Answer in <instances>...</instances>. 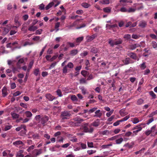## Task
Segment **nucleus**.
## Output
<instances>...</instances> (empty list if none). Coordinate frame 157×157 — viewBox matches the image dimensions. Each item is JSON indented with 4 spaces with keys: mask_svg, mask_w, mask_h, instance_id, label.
I'll return each instance as SVG.
<instances>
[{
    "mask_svg": "<svg viewBox=\"0 0 157 157\" xmlns=\"http://www.w3.org/2000/svg\"><path fill=\"white\" fill-rule=\"evenodd\" d=\"M153 48L155 49L157 48V43L155 41H152L151 43Z\"/></svg>",
    "mask_w": 157,
    "mask_h": 157,
    "instance_id": "obj_36",
    "label": "nucleus"
},
{
    "mask_svg": "<svg viewBox=\"0 0 157 157\" xmlns=\"http://www.w3.org/2000/svg\"><path fill=\"white\" fill-rule=\"evenodd\" d=\"M82 127L85 132L92 133L94 130L93 127L89 126L88 123H83L82 125Z\"/></svg>",
    "mask_w": 157,
    "mask_h": 157,
    "instance_id": "obj_1",
    "label": "nucleus"
},
{
    "mask_svg": "<svg viewBox=\"0 0 157 157\" xmlns=\"http://www.w3.org/2000/svg\"><path fill=\"white\" fill-rule=\"evenodd\" d=\"M71 99L73 101H77L78 99L75 95H72L71 97Z\"/></svg>",
    "mask_w": 157,
    "mask_h": 157,
    "instance_id": "obj_58",
    "label": "nucleus"
},
{
    "mask_svg": "<svg viewBox=\"0 0 157 157\" xmlns=\"http://www.w3.org/2000/svg\"><path fill=\"white\" fill-rule=\"evenodd\" d=\"M139 129H140V131L142 129V128L140 125H137L133 127L132 128V130H134L136 129V130H138Z\"/></svg>",
    "mask_w": 157,
    "mask_h": 157,
    "instance_id": "obj_37",
    "label": "nucleus"
},
{
    "mask_svg": "<svg viewBox=\"0 0 157 157\" xmlns=\"http://www.w3.org/2000/svg\"><path fill=\"white\" fill-rule=\"evenodd\" d=\"M32 40L33 41L36 42L40 41H41L40 37L37 36H34L32 38Z\"/></svg>",
    "mask_w": 157,
    "mask_h": 157,
    "instance_id": "obj_25",
    "label": "nucleus"
},
{
    "mask_svg": "<svg viewBox=\"0 0 157 157\" xmlns=\"http://www.w3.org/2000/svg\"><path fill=\"white\" fill-rule=\"evenodd\" d=\"M132 132L128 131L127 132H126L124 134L125 136L126 137H129L131 136V134H132Z\"/></svg>",
    "mask_w": 157,
    "mask_h": 157,
    "instance_id": "obj_61",
    "label": "nucleus"
},
{
    "mask_svg": "<svg viewBox=\"0 0 157 157\" xmlns=\"http://www.w3.org/2000/svg\"><path fill=\"white\" fill-rule=\"evenodd\" d=\"M96 37V35H93L91 36H88L86 37L87 41L89 42L92 41Z\"/></svg>",
    "mask_w": 157,
    "mask_h": 157,
    "instance_id": "obj_14",
    "label": "nucleus"
},
{
    "mask_svg": "<svg viewBox=\"0 0 157 157\" xmlns=\"http://www.w3.org/2000/svg\"><path fill=\"white\" fill-rule=\"evenodd\" d=\"M25 114L26 117L28 118L31 117L33 114L31 112L29 111H26L25 112Z\"/></svg>",
    "mask_w": 157,
    "mask_h": 157,
    "instance_id": "obj_26",
    "label": "nucleus"
},
{
    "mask_svg": "<svg viewBox=\"0 0 157 157\" xmlns=\"http://www.w3.org/2000/svg\"><path fill=\"white\" fill-rule=\"evenodd\" d=\"M67 66L70 68H72L74 67V65L72 63L69 62L68 63Z\"/></svg>",
    "mask_w": 157,
    "mask_h": 157,
    "instance_id": "obj_54",
    "label": "nucleus"
},
{
    "mask_svg": "<svg viewBox=\"0 0 157 157\" xmlns=\"http://www.w3.org/2000/svg\"><path fill=\"white\" fill-rule=\"evenodd\" d=\"M71 116V114L69 112L67 111H64L61 113L60 117L62 120H64L69 119Z\"/></svg>",
    "mask_w": 157,
    "mask_h": 157,
    "instance_id": "obj_3",
    "label": "nucleus"
},
{
    "mask_svg": "<svg viewBox=\"0 0 157 157\" xmlns=\"http://www.w3.org/2000/svg\"><path fill=\"white\" fill-rule=\"evenodd\" d=\"M146 65H145V62L143 63L140 65V67L142 70L144 69L145 68H146Z\"/></svg>",
    "mask_w": 157,
    "mask_h": 157,
    "instance_id": "obj_57",
    "label": "nucleus"
},
{
    "mask_svg": "<svg viewBox=\"0 0 157 157\" xmlns=\"http://www.w3.org/2000/svg\"><path fill=\"white\" fill-rule=\"evenodd\" d=\"M11 115L12 116V117L13 119H16L17 118L19 117V115L16 113L12 112L10 113Z\"/></svg>",
    "mask_w": 157,
    "mask_h": 157,
    "instance_id": "obj_23",
    "label": "nucleus"
},
{
    "mask_svg": "<svg viewBox=\"0 0 157 157\" xmlns=\"http://www.w3.org/2000/svg\"><path fill=\"white\" fill-rule=\"evenodd\" d=\"M10 152L9 150H6L3 151L2 152V155L3 156H6L7 155V154Z\"/></svg>",
    "mask_w": 157,
    "mask_h": 157,
    "instance_id": "obj_52",
    "label": "nucleus"
},
{
    "mask_svg": "<svg viewBox=\"0 0 157 157\" xmlns=\"http://www.w3.org/2000/svg\"><path fill=\"white\" fill-rule=\"evenodd\" d=\"M119 2L120 4L123 6H126L128 3H132V1L128 0H120Z\"/></svg>",
    "mask_w": 157,
    "mask_h": 157,
    "instance_id": "obj_7",
    "label": "nucleus"
},
{
    "mask_svg": "<svg viewBox=\"0 0 157 157\" xmlns=\"http://www.w3.org/2000/svg\"><path fill=\"white\" fill-rule=\"evenodd\" d=\"M123 141V139L122 138H120L119 139H117L116 140L115 142L117 144H120Z\"/></svg>",
    "mask_w": 157,
    "mask_h": 157,
    "instance_id": "obj_28",
    "label": "nucleus"
},
{
    "mask_svg": "<svg viewBox=\"0 0 157 157\" xmlns=\"http://www.w3.org/2000/svg\"><path fill=\"white\" fill-rule=\"evenodd\" d=\"M139 121L137 117H135L133 118L132 122L134 124H136L139 122Z\"/></svg>",
    "mask_w": 157,
    "mask_h": 157,
    "instance_id": "obj_45",
    "label": "nucleus"
},
{
    "mask_svg": "<svg viewBox=\"0 0 157 157\" xmlns=\"http://www.w3.org/2000/svg\"><path fill=\"white\" fill-rule=\"evenodd\" d=\"M120 135H117L112 137L110 138H109V140H116L117 138H118L119 136Z\"/></svg>",
    "mask_w": 157,
    "mask_h": 157,
    "instance_id": "obj_35",
    "label": "nucleus"
},
{
    "mask_svg": "<svg viewBox=\"0 0 157 157\" xmlns=\"http://www.w3.org/2000/svg\"><path fill=\"white\" fill-rule=\"evenodd\" d=\"M130 59L129 58H126L125 60H124L123 61L125 65H127L130 63Z\"/></svg>",
    "mask_w": 157,
    "mask_h": 157,
    "instance_id": "obj_27",
    "label": "nucleus"
},
{
    "mask_svg": "<svg viewBox=\"0 0 157 157\" xmlns=\"http://www.w3.org/2000/svg\"><path fill=\"white\" fill-rule=\"evenodd\" d=\"M98 51V49L96 48H93L91 50V52L94 53H96Z\"/></svg>",
    "mask_w": 157,
    "mask_h": 157,
    "instance_id": "obj_49",
    "label": "nucleus"
},
{
    "mask_svg": "<svg viewBox=\"0 0 157 157\" xmlns=\"http://www.w3.org/2000/svg\"><path fill=\"white\" fill-rule=\"evenodd\" d=\"M38 29L36 26H35L32 25H30L28 28V30L31 31H36Z\"/></svg>",
    "mask_w": 157,
    "mask_h": 157,
    "instance_id": "obj_17",
    "label": "nucleus"
},
{
    "mask_svg": "<svg viewBox=\"0 0 157 157\" xmlns=\"http://www.w3.org/2000/svg\"><path fill=\"white\" fill-rule=\"evenodd\" d=\"M100 4H107L109 3V0H103L99 1Z\"/></svg>",
    "mask_w": 157,
    "mask_h": 157,
    "instance_id": "obj_31",
    "label": "nucleus"
},
{
    "mask_svg": "<svg viewBox=\"0 0 157 157\" xmlns=\"http://www.w3.org/2000/svg\"><path fill=\"white\" fill-rule=\"evenodd\" d=\"M145 148H143L141 149L140 150L138 151H136L135 152V153L136 155H137L139 154H141L142 151H143V152H144V150H145Z\"/></svg>",
    "mask_w": 157,
    "mask_h": 157,
    "instance_id": "obj_42",
    "label": "nucleus"
},
{
    "mask_svg": "<svg viewBox=\"0 0 157 157\" xmlns=\"http://www.w3.org/2000/svg\"><path fill=\"white\" fill-rule=\"evenodd\" d=\"M95 115H94V117H96L100 118L101 117L102 115V113L101 112L100 110H98L95 112Z\"/></svg>",
    "mask_w": 157,
    "mask_h": 157,
    "instance_id": "obj_10",
    "label": "nucleus"
},
{
    "mask_svg": "<svg viewBox=\"0 0 157 157\" xmlns=\"http://www.w3.org/2000/svg\"><path fill=\"white\" fill-rule=\"evenodd\" d=\"M82 93L85 95L86 94H88V93L87 92L86 89L84 87H82L80 88Z\"/></svg>",
    "mask_w": 157,
    "mask_h": 157,
    "instance_id": "obj_33",
    "label": "nucleus"
},
{
    "mask_svg": "<svg viewBox=\"0 0 157 157\" xmlns=\"http://www.w3.org/2000/svg\"><path fill=\"white\" fill-rule=\"evenodd\" d=\"M40 137L39 135L37 134H35L32 135V137H29V138H33V139H38Z\"/></svg>",
    "mask_w": 157,
    "mask_h": 157,
    "instance_id": "obj_30",
    "label": "nucleus"
},
{
    "mask_svg": "<svg viewBox=\"0 0 157 157\" xmlns=\"http://www.w3.org/2000/svg\"><path fill=\"white\" fill-rule=\"evenodd\" d=\"M42 152V150L41 149H36L32 152V154L33 157H36L37 156L41 154Z\"/></svg>",
    "mask_w": 157,
    "mask_h": 157,
    "instance_id": "obj_6",
    "label": "nucleus"
},
{
    "mask_svg": "<svg viewBox=\"0 0 157 157\" xmlns=\"http://www.w3.org/2000/svg\"><path fill=\"white\" fill-rule=\"evenodd\" d=\"M97 107H94L91 109H90L88 111V113L90 114L94 112L97 109Z\"/></svg>",
    "mask_w": 157,
    "mask_h": 157,
    "instance_id": "obj_43",
    "label": "nucleus"
},
{
    "mask_svg": "<svg viewBox=\"0 0 157 157\" xmlns=\"http://www.w3.org/2000/svg\"><path fill=\"white\" fill-rule=\"evenodd\" d=\"M45 97L49 101H52L53 100L56 99L55 97L53 96L50 94H46Z\"/></svg>",
    "mask_w": 157,
    "mask_h": 157,
    "instance_id": "obj_9",
    "label": "nucleus"
},
{
    "mask_svg": "<svg viewBox=\"0 0 157 157\" xmlns=\"http://www.w3.org/2000/svg\"><path fill=\"white\" fill-rule=\"evenodd\" d=\"M2 94L3 97H5L8 94L7 89L5 87H4L2 90Z\"/></svg>",
    "mask_w": 157,
    "mask_h": 157,
    "instance_id": "obj_18",
    "label": "nucleus"
},
{
    "mask_svg": "<svg viewBox=\"0 0 157 157\" xmlns=\"http://www.w3.org/2000/svg\"><path fill=\"white\" fill-rule=\"evenodd\" d=\"M150 95L153 98H156V95L153 91H151L149 92Z\"/></svg>",
    "mask_w": 157,
    "mask_h": 157,
    "instance_id": "obj_56",
    "label": "nucleus"
},
{
    "mask_svg": "<svg viewBox=\"0 0 157 157\" xmlns=\"http://www.w3.org/2000/svg\"><path fill=\"white\" fill-rule=\"evenodd\" d=\"M140 36L137 34H132V37L134 39H137L139 38Z\"/></svg>",
    "mask_w": 157,
    "mask_h": 157,
    "instance_id": "obj_62",
    "label": "nucleus"
},
{
    "mask_svg": "<svg viewBox=\"0 0 157 157\" xmlns=\"http://www.w3.org/2000/svg\"><path fill=\"white\" fill-rule=\"evenodd\" d=\"M100 124L99 120L97 119L96 121L93 122L92 124V125L94 127H98L99 125Z\"/></svg>",
    "mask_w": 157,
    "mask_h": 157,
    "instance_id": "obj_20",
    "label": "nucleus"
},
{
    "mask_svg": "<svg viewBox=\"0 0 157 157\" xmlns=\"http://www.w3.org/2000/svg\"><path fill=\"white\" fill-rule=\"evenodd\" d=\"M147 25V22L146 21L142 20L141 21L139 24V26L142 28H144L146 27Z\"/></svg>",
    "mask_w": 157,
    "mask_h": 157,
    "instance_id": "obj_8",
    "label": "nucleus"
},
{
    "mask_svg": "<svg viewBox=\"0 0 157 157\" xmlns=\"http://www.w3.org/2000/svg\"><path fill=\"white\" fill-rule=\"evenodd\" d=\"M82 6L85 8H88L90 6V5L84 2L82 4Z\"/></svg>",
    "mask_w": 157,
    "mask_h": 157,
    "instance_id": "obj_34",
    "label": "nucleus"
},
{
    "mask_svg": "<svg viewBox=\"0 0 157 157\" xmlns=\"http://www.w3.org/2000/svg\"><path fill=\"white\" fill-rule=\"evenodd\" d=\"M134 144V142L132 141L130 144L128 143L125 144L123 146L124 147H128L129 149H131L132 148Z\"/></svg>",
    "mask_w": 157,
    "mask_h": 157,
    "instance_id": "obj_11",
    "label": "nucleus"
},
{
    "mask_svg": "<svg viewBox=\"0 0 157 157\" xmlns=\"http://www.w3.org/2000/svg\"><path fill=\"white\" fill-rule=\"evenodd\" d=\"M34 145H32L28 147L27 149V151L29 152H30L34 148Z\"/></svg>",
    "mask_w": 157,
    "mask_h": 157,
    "instance_id": "obj_50",
    "label": "nucleus"
},
{
    "mask_svg": "<svg viewBox=\"0 0 157 157\" xmlns=\"http://www.w3.org/2000/svg\"><path fill=\"white\" fill-rule=\"evenodd\" d=\"M78 52L77 49H73L70 51V54L72 56H74L76 55Z\"/></svg>",
    "mask_w": 157,
    "mask_h": 157,
    "instance_id": "obj_24",
    "label": "nucleus"
},
{
    "mask_svg": "<svg viewBox=\"0 0 157 157\" xmlns=\"http://www.w3.org/2000/svg\"><path fill=\"white\" fill-rule=\"evenodd\" d=\"M49 118L47 116H44L41 119V123L44 124H45L48 120Z\"/></svg>",
    "mask_w": 157,
    "mask_h": 157,
    "instance_id": "obj_15",
    "label": "nucleus"
},
{
    "mask_svg": "<svg viewBox=\"0 0 157 157\" xmlns=\"http://www.w3.org/2000/svg\"><path fill=\"white\" fill-rule=\"evenodd\" d=\"M20 105L25 108L27 109L28 107L27 105L22 102H21L20 104Z\"/></svg>",
    "mask_w": 157,
    "mask_h": 157,
    "instance_id": "obj_59",
    "label": "nucleus"
},
{
    "mask_svg": "<svg viewBox=\"0 0 157 157\" xmlns=\"http://www.w3.org/2000/svg\"><path fill=\"white\" fill-rule=\"evenodd\" d=\"M56 92L57 95H58L59 97H61L63 95L62 94L61 91L60 89H58L57 90Z\"/></svg>",
    "mask_w": 157,
    "mask_h": 157,
    "instance_id": "obj_55",
    "label": "nucleus"
},
{
    "mask_svg": "<svg viewBox=\"0 0 157 157\" xmlns=\"http://www.w3.org/2000/svg\"><path fill=\"white\" fill-rule=\"evenodd\" d=\"M22 128L24 130V132L23 134H21V136H23L26 133L27 130L26 126L24 124L21 125L20 127L16 128L15 129L16 131L18 132Z\"/></svg>",
    "mask_w": 157,
    "mask_h": 157,
    "instance_id": "obj_5",
    "label": "nucleus"
},
{
    "mask_svg": "<svg viewBox=\"0 0 157 157\" xmlns=\"http://www.w3.org/2000/svg\"><path fill=\"white\" fill-rule=\"evenodd\" d=\"M72 120L74 121L76 126H79L81 123L84 121V120L83 119L79 117H74Z\"/></svg>",
    "mask_w": 157,
    "mask_h": 157,
    "instance_id": "obj_4",
    "label": "nucleus"
},
{
    "mask_svg": "<svg viewBox=\"0 0 157 157\" xmlns=\"http://www.w3.org/2000/svg\"><path fill=\"white\" fill-rule=\"evenodd\" d=\"M69 125L71 127H75L76 126L74 121H70L69 122Z\"/></svg>",
    "mask_w": 157,
    "mask_h": 157,
    "instance_id": "obj_53",
    "label": "nucleus"
},
{
    "mask_svg": "<svg viewBox=\"0 0 157 157\" xmlns=\"http://www.w3.org/2000/svg\"><path fill=\"white\" fill-rule=\"evenodd\" d=\"M81 74L84 77H86L88 75V72L85 71H82Z\"/></svg>",
    "mask_w": 157,
    "mask_h": 157,
    "instance_id": "obj_40",
    "label": "nucleus"
},
{
    "mask_svg": "<svg viewBox=\"0 0 157 157\" xmlns=\"http://www.w3.org/2000/svg\"><path fill=\"white\" fill-rule=\"evenodd\" d=\"M70 141L73 142H76L77 141V139L75 137H71L70 138Z\"/></svg>",
    "mask_w": 157,
    "mask_h": 157,
    "instance_id": "obj_48",
    "label": "nucleus"
},
{
    "mask_svg": "<svg viewBox=\"0 0 157 157\" xmlns=\"http://www.w3.org/2000/svg\"><path fill=\"white\" fill-rule=\"evenodd\" d=\"M13 144L16 147H17L18 146L20 145H22V146L24 145V143L21 140H18L13 142Z\"/></svg>",
    "mask_w": 157,
    "mask_h": 157,
    "instance_id": "obj_12",
    "label": "nucleus"
},
{
    "mask_svg": "<svg viewBox=\"0 0 157 157\" xmlns=\"http://www.w3.org/2000/svg\"><path fill=\"white\" fill-rule=\"evenodd\" d=\"M88 52L87 51H84L83 53H82L80 54V55L82 57H84L86 56L87 55Z\"/></svg>",
    "mask_w": 157,
    "mask_h": 157,
    "instance_id": "obj_64",
    "label": "nucleus"
},
{
    "mask_svg": "<svg viewBox=\"0 0 157 157\" xmlns=\"http://www.w3.org/2000/svg\"><path fill=\"white\" fill-rule=\"evenodd\" d=\"M10 87L12 89H15L16 87V85L15 83H11L10 84Z\"/></svg>",
    "mask_w": 157,
    "mask_h": 157,
    "instance_id": "obj_60",
    "label": "nucleus"
},
{
    "mask_svg": "<svg viewBox=\"0 0 157 157\" xmlns=\"http://www.w3.org/2000/svg\"><path fill=\"white\" fill-rule=\"evenodd\" d=\"M79 82L80 84L86 83V81L85 78H82L79 80Z\"/></svg>",
    "mask_w": 157,
    "mask_h": 157,
    "instance_id": "obj_46",
    "label": "nucleus"
},
{
    "mask_svg": "<svg viewBox=\"0 0 157 157\" xmlns=\"http://www.w3.org/2000/svg\"><path fill=\"white\" fill-rule=\"evenodd\" d=\"M138 45L137 44H132L130 45L129 48L130 49L133 50L138 47Z\"/></svg>",
    "mask_w": 157,
    "mask_h": 157,
    "instance_id": "obj_29",
    "label": "nucleus"
},
{
    "mask_svg": "<svg viewBox=\"0 0 157 157\" xmlns=\"http://www.w3.org/2000/svg\"><path fill=\"white\" fill-rule=\"evenodd\" d=\"M78 21H76L72 24L67 26L66 27H67L68 29H72V27L75 26L77 24Z\"/></svg>",
    "mask_w": 157,
    "mask_h": 157,
    "instance_id": "obj_22",
    "label": "nucleus"
},
{
    "mask_svg": "<svg viewBox=\"0 0 157 157\" xmlns=\"http://www.w3.org/2000/svg\"><path fill=\"white\" fill-rule=\"evenodd\" d=\"M19 17L17 15L14 18V22L15 23L16 25L17 26H19L21 25L19 22L18 21Z\"/></svg>",
    "mask_w": 157,
    "mask_h": 157,
    "instance_id": "obj_21",
    "label": "nucleus"
},
{
    "mask_svg": "<svg viewBox=\"0 0 157 157\" xmlns=\"http://www.w3.org/2000/svg\"><path fill=\"white\" fill-rule=\"evenodd\" d=\"M112 145V144H109L107 145H103L101 146V147L102 149H105L108 148L109 146H111Z\"/></svg>",
    "mask_w": 157,
    "mask_h": 157,
    "instance_id": "obj_38",
    "label": "nucleus"
},
{
    "mask_svg": "<svg viewBox=\"0 0 157 157\" xmlns=\"http://www.w3.org/2000/svg\"><path fill=\"white\" fill-rule=\"evenodd\" d=\"M144 101V100L142 99H139L137 101V104L138 105H140L143 103Z\"/></svg>",
    "mask_w": 157,
    "mask_h": 157,
    "instance_id": "obj_39",
    "label": "nucleus"
},
{
    "mask_svg": "<svg viewBox=\"0 0 157 157\" xmlns=\"http://www.w3.org/2000/svg\"><path fill=\"white\" fill-rule=\"evenodd\" d=\"M127 55L130 57L134 59H136L137 56L136 54L132 52H128Z\"/></svg>",
    "mask_w": 157,
    "mask_h": 157,
    "instance_id": "obj_13",
    "label": "nucleus"
},
{
    "mask_svg": "<svg viewBox=\"0 0 157 157\" xmlns=\"http://www.w3.org/2000/svg\"><path fill=\"white\" fill-rule=\"evenodd\" d=\"M88 146L90 148H92L94 147L93 143V142H87Z\"/></svg>",
    "mask_w": 157,
    "mask_h": 157,
    "instance_id": "obj_63",
    "label": "nucleus"
},
{
    "mask_svg": "<svg viewBox=\"0 0 157 157\" xmlns=\"http://www.w3.org/2000/svg\"><path fill=\"white\" fill-rule=\"evenodd\" d=\"M10 29V26L7 25L6 27L4 28V33L6 34L7 33Z\"/></svg>",
    "mask_w": 157,
    "mask_h": 157,
    "instance_id": "obj_19",
    "label": "nucleus"
},
{
    "mask_svg": "<svg viewBox=\"0 0 157 157\" xmlns=\"http://www.w3.org/2000/svg\"><path fill=\"white\" fill-rule=\"evenodd\" d=\"M63 73L66 74L67 73V66H64L63 69Z\"/></svg>",
    "mask_w": 157,
    "mask_h": 157,
    "instance_id": "obj_51",
    "label": "nucleus"
},
{
    "mask_svg": "<svg viewBox=\"0 0 157 157\" xmlns=\"http://www.w3.org/2000/svg\"><path fill=\"white\" fill-rule=\"evenodd\" d=\"M24 151L23 150H20L17 152L16 153V156L19 157H23L24 155L23 154Z\"/></svg>",
    "mask_w": 157,
    "mask_h": 157,
    "instance_id": "obj_16",
    "label": "nucleus"
},
{
    "mask_svg": "<svg viewBox=\"0 0 157 157\" xmlns=\"http://www.w3.org/2000/svg\"><path fill=\"white\" fill-rule=\"evenodd\" d=\"M43 31V30L42 29H39L37 30H36V32L35 33V34L36 35H40L41 34L42 32Z\"/></svg>",
    "mask_w": 157,
    "mask_h": 157,
    "instance_id": "obj_47",
    "label": "nucleus"
},
{
    "mask_svg": "<svg viewBox=\"0 0 157 157\" xmlns=\"http://www.w3.org/2000/svg\"><path fill=\"white\" fill-rule=\"evenodd\" d=\"M24 58H22L20 59L18 61V62L17 63V66L19 65L20 64L24 63Z\"/></svg>",
    "mask_w": 157,
    "mask_h": 157,
    "instance_id": "obj_32",
    "label": "nucleus"
},
{
    "mask_svg": "<svg viewBox=\"0 0 157 157\" xmlns=\"http://www.w3.org/2000/svg\"><path fill=\"white\" fill-rule=\"evenodd\" d=\"M83 39V36H81L80 37H79L77 38L76 39V42L77 43L80 42L81 41H82Z\"/></svg>",
    "mask_w": 157,
    "mask_h": 157,
    "instance_id": "obj_44",
    "label": "nucleus"
},
{
    "mask_svg": "<svg viewBox=\"0 0 157 157\" xmlns=\"http://www.w3.org/2000/svg\"><path fill=\"white\" fill-rule=\"evenodd\" d=\"M40 70L38 68L35 69L34 71V74L36 76H37L39 73Z\"/></svg>",
    "mask_w": 157,
    "mask_h": 157,
    "instance_id": "obj_41",
    "label": "nucleus"
},
{
    "mask_svg": "<svg viewBox=\"0 0 157 157\" xmlns=\"http://www.w3.org/2000/svg\"><path fill=\"white\" fill-rule=\"evenodd\" d=\"M60 3V2L58 0H53L49 3L45 7L46 10H48L52 6H54L55 7L59 5Z\"/></svg>",
    "mask_w": 157,
    "mask_h": 157,
    "instance_id": "obj_2",
    "label": "nucleus"
}]
</instances>
